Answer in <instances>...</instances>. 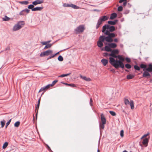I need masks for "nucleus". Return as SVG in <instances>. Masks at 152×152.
Returning <instances> with one entry per match:
<instances>
[{
	"mask_svg": "<svg viewBox=\"0 0 152 152\" xmlns=\"http://www.w3.org/2000/svg\"><path fill=\"white\" fill-rule=\"evenodd\" d=\"M58 59L59 61H61L63 60V58L60 55L58 56Z\"/></svg>",
	"mask_w": 152,
	"mask_h": 152,
	"instance_id": "a19ab883",
	"label": "nucleus"
},
{
	"mask_svg": "<svg viewBox=\"0 0 152 152\" xmlns=\"http://www.w3.org/2000/svg\"><path fill=\"white\" fill-rule=\"evenodd\" d=\"M17 24L20 26L21 28L25 24L24 22L23 21H20L17 23Z\"/></svg>",
	"mask_w": 152,
	"mask_h": 152,
	"instance_id": "393cba45",
	"label": "nucleus"
},
{
	"mask_svg": "<svg viewBox=\"0 0 152 152\" xmlns=\"http://www.w3.org/2000/svg\"><path fill=\"white\" fill-rule=\"evenodd\" d=\"M105 40L108 42L107 39V36L105 37L104 35H102L99 37L98 41L103 42Z\"/></svg>",
	"mask_w": 152,
	"mask_h": 152,
	"instance_id": "6e6552de",
	"label": "nucleus"
},
{
	"mask_svg": "<svg viewBox=\"0 0 152 152\" xmlns=\"http://www.w3.org/2000/svg\"><path fill=\"white\" fill-rule=\"evenodd\" d=\"M11 121V119H10L6 124L5 128H6L7 126L9 125Z\"/></svg>",
	"mask_w": 152,
	"mask_h": 152,
	"instance_id": "de8ad7c7",
	"label": "nucleus"
},
{
	"mask_svg": "<svg viewBox=\"0 0 152 152\" xmlns=\"http://www.w3.org/2000/svg\"><path fill=\"white\" fill-rule=\"evenodd\" d=\"M140 68L141 69H142L143 71H144V70H146V69L147 68V65L144 64H140Z\"/></svg>",
	"mask_w": 152,
	"mask_h": 152,
	"instance_id": "f3484780",
	"label": "nucleus"
},
{
	"mask_svg": "<svg viewBox=\"0 0 152 152\" xmlns=\"http://www.w3.org/2000/svg\"><path fill=\"white\" fill-rule=\"evenodd\" d=\"M129 105H130L132 109H134V102L133 100H132L130 101L129 102Z\"/></svg>",
	"mask_w": 152,
	"mask_h": 152,
	"instance_id": "c85d7f7f",
	"label": "nucleus"
},
{
	"mask_svg": "<svg viewBox=\"0 0 152 152\" xmlns=\"http://www.w3.org/2000/svg\"><path fill=\"white\" fill-rule=\"evenodd\" d=\"M54 57V56H53H53H50L49 57H48V58H47V60H48L52 58H53Z\"/></svg>",
	"mask_w": 152,
	"mask_h": 152,
	"instance_id": "e2e57ef3",
	"label": "nucleus"
},
{
	"mask_svg": "<svg viewBox=\"0 0 152 152\" xmlns=\"http://www.w3.org/2000/svg\"><path fill=\"white\" fill-rule=\"evenodd\" d=\"M129 10H126L124 12V14H127L129 12Z\"/></svg>",
	"mask_w": 152,
	"mask_h": 152,
	"instance_id": "69168bd1",
	"label": "nucleus"
},
{
	"mask_svg": "<svg viewBox=\"0 0 152 152\" xmlns=\"http://www.w3.org/2000/svg\"><path fill=\"white\" fill-rule=\"evenodd\" d=\"M101 61L104 66H106L108 63V60L105 59H102Z\"/></svg>",
	"mask_w": 152,
	"mask_h": 152,
	"instance_id": "6ab92c4d",
	"label": "nucleus"
},
{
	"mask_svg": "<svg viewBox=\"0 0 152 152\" xmlns=\"http://www.w3.org/2000/svg\"><path fill=\"white\" fill-rule=\"evenodd\" d=\"M111 53L109 54V56L113 55L118 54L119 53V51L118 49H114L110 51Z\"/></svg>",
	"mask_w": 152,
	"mask_h": 152,
	"instance_id": "1a4fd4ad",
	"label": "nucleus"
},
{
	"mask_svg": "<svg viewBox=\"0 0 152 152\" xmlns=\"http://www.w3.org/2000/svg\"><path fill=\"white\" fill-rule=\"evenodd\" d=\"M93 100L92 98H91L90 100L89 104L91 106H93Z\"/></svg>",
	"mask_w": 152,
	"mask_h": 152,
	"instance_id": "603ef678",
	"label": "nucleus"
},
{
	"mask_svg": "<svg viewBox=\"0 0 152 152\" xmlns=\"http://www.w3.org/2000/svg\"><path fill=\"white\" fill-rule=\"evenodd\" d=\"M109 54H109L107 53H104V56H109Z\"/></svg>",
	"mask_w": 152,
	"mask_h": 152,
	"instance_id": "4d7b16f0",
	"label": "nucleus"
},
{
	"mask_svg": "<svg viewBox=\"0 0 152 152\" xmlns=\"http://www.w3.org/2000/svg\"><path fill=\"white\" fill-rule=\"evenodd\" d=\"M149 134V132L147 134L144 135L143 136V137H147L148 135Z\"/></svg>",
	"mask_w": 152,
	"mask_h": 152,
	"instance_id": "0e129e2a",
	"label": "nucleus"
},
{
	"mask_svg": "<svg viewBox=\"0 0 152 152\" xmlns=\"http://www.w3.org/2000/svg\"><path fill=\"white\" fill-rule=\"evenodd\" d=\"M39 104H39V105H38V104H37V106L36 107V110L37 109L38 110L39 106Z\"/></svg>",
	"mask_w": 152,
	"mask_h": 152,
	"instance_id": "338daca9",
	"label": "nucleus"
},
{
	"mask_svg": "<svg viewBox=\"0 0 152 152\" xmlns=\"http://www.w3.org/2000/svg\"><path fill=\"white\" fill-rule=\"evenodd\" d=\"M8 145V143L7 142H5L3 146H2V148L3 149L5 148Z\"/></svg>",
	"mask_w": 152,
	"mask_h": 152,
	"instance_id": "ea45409f",
	"label": "nucleus"
},
{
	"mask_svg": "<svg viewBox=\"0 0 152 152\" xmlns=\"http://www.w3.org/2000/svg\"><path fill=\"white\" fill-rule=\"evenodd\" d=\"M101 119L102 123L106 124V119L103 113L101 114Z\"/></svg>",
	"mask_w": 152,
	"mask_h": 152,
	"instance_id": "ddd939ff",
	"label": "nucleus"
},
{
	"mask_svg": "<svg viewBox=\"0 0 152 152\" xmlns=\"http://www.w3.org/2000/svg\"><path fill=\"white\" fill-rule=\"evenodd\" d=\"M85 29L83 25H80L75 29V32L76 34H79L83 32Z\"/></svg>",
	"mask_w": 152,
	"mask_h": 152,
	"instance_id": "423d86ee",
	"label": "nucleus"
},
{
	"mask_svg": "<svg viewBox=\"0 0 152 152\" xmlns=\"http://www.w3.org/2000/svg\"><path fill=\"white\" fill-rule=\"evenodd\" d=\"M70 4L67 3H64L63 4V6L64 7H70Z\"/></svg>",
	"mask_w": 152,
	"mask_h": 152,
	"instance_id": "a18cd8bd",
	"label": "nucleus"
},
{
	"mask_svg": "<svg viewBox=\"0 0 152 152\" xmlns=\"http://www.w3.org/2000/svg\"><path fill=\"white\" fill-rule=\"evenodd\" d=\"M102 22L99 19L98 20L96 26V28L97 29L100 26L102 23Z\"/></svg>",
	"mask_w": 152,
	"mask_h": 152,
	"instance_id": "aec40b11",
	"label": "nucleus"
},
{
	"mask_svg": "<svg viewBox=\"0 0 152 152\" xmlns=\"http://www.w3.org/2000/svg\"><path fill=\"white\" fill-rule=\"evenodd\" d=\"M47 90H46V89H45V87L44 86L43 87H42L40 89V90L39 91V92L41 91H44V92L45 91H46ZM44 92H43V93H42V95L44 93Z\"/></svg>",
	"mask_w": 152,
	"mask_h": 152,
	"instance_id": "c9c22d12",
	"label": "nucleus"
},
{
	"mask_svg": "<svg viewBox=\"0 0 152 152\" xmlns=\"http://www.w3.org/2000/svg\"><path fill=\"white\" fill-rule=\"evenodd\" d=\"M66 86H69L70 87H76V86L73 83L72 84H68L66 83H63Z\"/></svg>",
	"mask_w": 152,
	"mask_h": 152,
	"instance_id": "cd10ccee",
	"label": "nucleus"
},
{
	"mask_svg": "<svg viewBox=\"0 0 152 152\" xmlns=\"http://www.w3.org/2000/svg\"><path fill=\"white\" fill-rule=\"evenodd\" d=\"M10 18L7 16L5 15L4 18H3V20L5 21H8L10 20Z\"/></svg>",
	"mask_w": 152,
	"mask_h": 152,
	"instance_id": "7c9ffc66",
	"label": "nucleus"
},
{
	"mask_svg": "<svg viewBox=\"0 0 152 152\" xmlns=\"http://www.w3.org/2000/svg\"><path fill=\"white\" fill-rule=\"evenodd\" d=\"M20 124V122L19 121H17L15 122L14 125L15 127H18Z\"/></svg>",
	"mask_w": 152,
	"mask_h": 152,
	"instance_id": "e433bc0d",
	"label": "nucleus"
},
{
	"mask_svg": "<svg viewBox=\"0 0 152 152\" xmlns=\"http://www.w3.org/2000/svg\"><path fill=\"white\" fill-rule=\"evenodd\" d=\"M127 1H125L123 3V5L124 6H125L126 4H127Z\"/></svg>",
	"mask_w": 152,
	"mask_h": 152,
	"instance_id": "774afa93",
	"label": "nucleus"
},
{
	"mask_svg": "<svg viewBox=\"0 0 152 152\" xmlns=\"http://www.w3.org/2000/svg\"><path fill=\"white\" fill-rule=\"evenodd\" d=\"M118 22V20H114L113 21H108V23L109 25H114L116 24Z\"/></svg>",
	"mask_w": 152,
	"mask_h": 152,
	"instance_id": "4468645a",
	"label": "nucleus"
},
{
	"mask_svg": "<svg viewBox=\"0 0 152 152\" xmlns=\"http://www.w3.org/2000/svg\"><path fill=\"white\" fill-rule=\"evenodd\" d=\"M134 68L135 70L139 71L140 70V66H139L137 65H134Z\"/></svg>",
	"mask_w": 152,
	"mask_h": 152,
	"instance_id": "473e14b6",
	"label": "nucleus"
},
{
	"mask_svg": "<svg viewBox=\"0 0 152 152\" xmlns=\"http://www.w3.org/2000/svg\"><path fill=\"white\" fill-rule=\"evenodd\" d=\"M118 60H117L116 61L114 67L116 69H118L119 67L124 69V65L123 62L124 61L125 59L121 55H118Z\"/></svg>",
	"mask_w": 152,
	"mask_h": 152,
	"instance_id": "f257e3e1",
	"label": "nucleus"
},
{
	"mask_svg": "<svg viewBox=\"0 0 152 152\" xmlns=\"http://www.w3.org/2000/svg\"><path fill=\"white\" fill-rule=\"evenodd\" d=\"M105 35H107V39L108 42H111L113 41L112 38L115 37V34L114 33L110 32L108 31H107L104 32H103Z\"/></svg>",
	"mask_w": 152,
	"mask_h": 152,
	"instance_id": "20e7f679",
	"label": "nucleus"
},
{
	"mask_svg": "<svg viewBox=\"0 0 152 152\" xmlns=\"http://www.w3.org/2000/svg\"><path fill=\"white\" fill-rule=\"evenodd\" d=\"M24 11H23V10L20 11L19 13V15H24V14L23 13Z\"/></svg>",
	"mask_w": 152,
	"mask_h": 152,
	"instance_id": "6e6d98bb",
	"label": "nucleus"
},
{
	"mask_svg": "<svg viewBox=\"0 0 152 152\" xmlns=\"http://www.w3.org/2000/svg\"><path fill=\"white\" fill-rule=\"evenodd\" d=\"M110 57L109 58V62L110 64L114 67L115 66V64L116 63V61L117 59L116 60L115 58H118V55H117L116 54L110 56Z\"/></svg>",
	"mask_w": 152,
	"mask_h": 152,
	"instance_id": "39448f33",
	"label": "nucleus"
},
{
	"mask_svg": "<svg viewBox=\"0 0 152 152\" xmlns=\"http://www.w3.org/2000/svg\"><path fill=\"white\" fill-rule=\"evenodd\" d=\"M58 80H54L52 83V85L54 86L58 82Z\"/></svg>",
	"mask_w": 152,
	"mask_h": 152,
	"instance_id": "864d4df0",
	"label": "nucleus"
},
{
	"mask_svg": "<svg viewBox=\"0 0 152 152\" xmlns=\"http://www.w3.org/2000/svg\"><path fill=\"white\" fill-rule=\"evenodd\" d=\"M10 50V47L9 46H7V48H5V51H6L7 50Z\"/></svg>",
	"mask_w": 152,
	"mask_h": 152,
	"instance_id": "052dcab7",
	"label": "nucleus"
},
{
	"mask_svg": "<svg viewBox=\"0 0 152 152\" xmlns=\"http://www.w3.org/2000/svg\"><path fill=\"white\" fill-rule=\"evenodd\" d=\"M117 14L115 12H113L112 13L110 17V19L111 20H113L117 17Z\"/></svg>",
	"mask_w": 152,
	"mask_h": 152,
	"instance_id": "dca6fc26",
	"label": "nucleus"
},
{
	"mask_svg": "<svg viewBox=\"0 0 152 152\" xmlns=\"http://www.w3.org/2000/svg\"><path fill=\"white\" fill-rule=\"evenodd\" d=\"M102 50H105L107 52H110L112 50V49L109 45V44L108 45H106L104 47V48H103L102 49Z\"/></svg>",
	"mask_w": 152,
	"mask_h": 152,
	"instance_id": "9d476101",
	"label": "nucleus"
},
{
	"mask_svg": "<svg viewBox=\"0 0 152 152\" xmlns=\"http://www.w3.org/2000/svg\"><path fill=\"white\" fill-rule=\"evenodd\" d=\"M69 48H68L66 49H64L62 50H61V51H60L59 52H58L57 53H56V54H54L53 55V56H54V57L56 56V55H57V54H59V52H61V51H63V50H67V49H69Z\"/></svg>",
	"mask_w": 152,
	"mask_h": 152,
	"instance_id": "09e8293b",
	"label": "nucleus"
},
{
	"mask_svg": "<svg viewBox=\"0 0 152 152\" xmlns=\"http://www.w3.org/2000/svg\"><path fill=\"white\" fill-rule=\"evenodd\" d=\"M23 11H24V12H26L27 13H28L30 12V10H29L27 8H26L23 10Z\"/></svg>",
	"mask_w": 152,
	"mask_h": 152,
	"instance_id": "8fccbe9b",
	"label": "nucleus"
},
{
	"mask_svg": "<svg viewBox=\"0 0 152 152\" xmlns=\"http://www.w3.org/2000/svg\"><path fill=\"white\" fill-rule=\"evenodd\" d=\"M148 139L146 138L143 140L142 141V143L143 145H146V146L148 144Z\"/></svg>",
	"mask_w": 152,
	"mask_h": 152,
	"instance_id": "a211bd4d",
	"label": "nucleus"
},
{
	"mask_svg": "<svg viewBox=\"0 0 152 152\" xmlns=\"http://www.w3.org/2000/svg\"><path fill=\"white\" fill-rule=\"evenodd\" d=\"M123 10V7L122 6H120L118 8V10L119 12H121Z\"/></svg>",
	"mask_w": 152,
	"mask_h": 152,
	"instance_id": "49530a36",
	"label": "nucleus"
},
{
	"mask_svg": "<svg viewBox=\"0 0 152 152\" xmlns=\"http://www.w3.org/2000/svg\"><path fill=\"white\" fill-rule=\"evenodd\" d=\"M19 3L22 4L27 5L28 3V2L27 1H23L19 2Z\"/></svg>",
	"mask_w": 152,
	"mask_h": 152,
	"instance_id": "f704fd0d",
	"label": "nucleus"
},
{
	"mask_svg": "<svg viewBox=\"0 0 152 152\" xmlns=\"http://www.w3.org/2000/svg\"><path fill=\"white\" fill-rule=\"evenodd\" d=\"M97 46L100 48H102L104 45L103 42L99 41L97 42Z\"/></svg>",
	"mask_w": 152,
	"mask_h": 152,
	"instance_id": "412c9836",
	"label": "nucleus"
},
{
	"mask_svg": "<svg viewBox=\"0 0 152 152\" xmlns=\"http://www.w3.org/2000/svg\"><path fill=\"white\" fill-rule=\"evenodd\" d=\"M79 8L80 7H78L76 5L74 4L73 8L75 9H79Z\"/></svg>",
	"mask_w": 152,
	"mask_h": 152,
	"instance_id": "5fc2aeb1",
	"label": "nucleus"
},
{
	"mask_svg": "<svg viewBox=\"0 0 152 152\" xmlns=\"http://www.w3.org/2000/svg\"><path fill=\"white\" fill-rule=\"evenodd\" d=\"M43 9V7H36L34 8L33 10V11H41Z\"/></svg>",
	"mask_w": 152,
	"mask_h": 152,
	"instance_id": "4be33fe9",
	"label": "nucleus"
},
{
	"mask_svg": "<svg viewBox=\"0 0 152 152\" xmlns=\"http://www.w3.org/2000/svg\"><path fill=\"white\" fill-rule=\"evenodd\" d=\"M108 19V17L105 15L101 16L99 18L102 22L105 21L107 20Z\"/></svg>",
	"mask_w": 152,
	"mask_h": 152,
	"instance_id": "2eb2a0df",
	"label": "nucleus"
},
{
	"mask_svg": "<svg viewBox=\"0 0 152 152\" xmlns=\"http://www.w3.org/2000/svg\"><path fill=\"white\" fill-rule=\"evenodd\" d=\"M120 136L121 137H122L124 136V130H122L120 131Z\"/></svg>",
	"mask_w": 152,
	"mask_h": 152,
	"instance_id": "3c124183",
	"label": "nucleus"
},
{
	"mask_svg": "<svg viewBox=\"0 0 152 152\" xmlns=\"http://www.w3.org/2000/svg\"><path fill=\"white\" fill-rule=\"evenodd\" d=\"M5 121L4 120L3 121H1V127L3 128L5 125Z\"/></svg>",
	"mask_w": 152,
	"mask_h": 152,
	"instance_id": "79ce46f5",
	"label": "nucleus"
},
{
	"mask_svg": "<svg viewBox=\"0 0 152 152\" xmlns=\"http://www.w3.org/2000/svg\"><path fill=\"white\" fill-rule=\"evenodd\" d=\"M47 147L48 148V151H49L50 152H53L51 150L50 147L48 145H47Z\"/></svg>",
	"mask_w": 152,
	"mask_h": 152,
	"instance_id": "13d9d810",
	"label": "nucleus"
},
{
	"mask_svg": "<svg viewBox=\"0 0 152 152\" xmlns=\"http://www.w3.org/2000/svg\"><path fill=\"white\" fill-rule=\"evenodd\" d=\"M109 113L112 116H115L116 115V113L114 111H110Z\"/></svg>",
	"mask_w": 152,
	"mask_h": 152,
	"instance_id": "37998d69",
	"label": "nucleus"
},
{
	"mask_svg": "<svg viewBox=\"0 0 152 152\" xmlns=\"http://www.w3.org/2000/svg\"><path fill=\"white\" fill-rule=\"evenodd\" d=\"M21 28L20 26L17 23L15 24L13 28V30L15 31L18 30Z\"/></svg>",
	"mask_w": 152,
	"mask_h": 152,
	"instance_id": "f8f14e48",
	"label": "nucleus"
},
{
	"mask_svg": "<svg viewBox=\"0 0 152 152\" xmlns=\"http://www.w3.org/2000/svg\"><path fill=\"white\" fill-rule=\"evenodd\" d=\"M44 2L43 0H36L35 1L32 2V4L36 6L38 4H42Z\"/></svg>",
	"mask_w": 152,
	"mask_h": 152,
	"instance_id": "9b49d317",
	"label": "nucleus"
},
{
	"mask_svg": "<svg viewBox=\"0 0 152 152\" xmlns=\"http://www.w3.org/2000/svg\"><path fill=\"white\" fill-rule=\"evenodd\" d=\"M80 77L81 78L83 79V80L89 81H90L91 79L89 78H87L86 76H83L82 75H80Z\"/></svg>",
	"mask_w": 152,
	"mask_h": 152,
	"instance_id": "b1692460",
	"label": "nucleus"
},
{
	"mask_svg": "<svg viewBox=\"0 0 152 152\" xmlns=\"http://www.w3.org/2000/svg\"><path fill=\"white\" fill-rule=\"evenodd\" d=\"M54 42L52 44H47L44 48V49H46L47 48H50L52 45H53Z\"/></svg>",
	"mask_w": 152,
	"mask_h": 152,
	"instance_id": "5701e85b",
	"label": "nucleus"
},
{
	"mask_svg": "<svg viewBox=\"0 0 152 152\" xmlns=\"http://www.w3.org/2000/svg\"><path fill=\"white\" fill-rule=\"evenodd\" d=\"M148 67L146 69V70H144L142 75V77H150L151 75L149 72H152V63H151L148 64Z\"/></svg>",
	"mask_w": 152,
	"mask_h": 152,
	"instance_id": "f03ea898",
	"label": "nucleus"
},
{
	"mask_svg": "<svg viewBox=\"0 0 152 152\" xmlns=\"http://www.w3.org/2000/svg\"><path fill=\"white\" fill-rule=\"evenodd\" d=\"M42 44L43 45H46L47 44L46 41L43 42H42Z\"/></svg>",
	"mask_w": 152,
	"mask_h": 152,
	"instance_id": "680f3d73",
	"label": "nucleus"
},
{
	"mask_svg": "<svg viewBox=\"0 0 152 152\" xmlns=\"http://www.w3.org/2000/svg\"><path fill=\"white\" fill-rule=\"evenodd\" d=\"M109 45L111 48H115L117 47V45L115 43H109Z\"/></svg>",
	"mask_w": 152,
	"mask_h": 152,
	"instance_id": "a878e982",
	"label": "nucleus"
},
{
	"mask_svg": "<svg viewBox=\"0 0 152 152\" xmlns=\"http://www.w3.org/2000/svg\"><path fill=\"white\" fill-rule=\"evenodd\" d=\"M125 59L126 62L128 63H130L131 62V60L130 58H129L128 57H126L125 58Z\"/></svg>",
	"mask_w": 152,
	"mask_h": 152,
	"instance_id": "c03bdc74",
	"label": "nucleus"
},
{
	"mask_svg": "<svg viewBox=\"0 0 152 152\" xmlns=\"http://www.w3.org/2000/svg\"><path fill=\"white\" fill-rule=\"evenodd\" d=\"M129 101L128 99H126L124 100V103L126 105H129Z\"/></svg>",
	"mask_w": 152,
	"mask_h": 152,
	"instance_id": "58836bf2",
	"label": "nucleus"
},
{
	"mask_svg": "<svg viewBox=\"0 0 152 152\" xmlns=\"http://www.w3.org/2000/svg\"><path fill=\"white\" fill-rule=\"evenodd\" d=\"M134 77V75H132L131 74H129V75H128L126 76V79L128 80H130L133 78Z\"/></svg>",
	"mask_w": 152,
	"mask_h": 152,
	"instance_id": "bb28decb",
	"label": "nucleus"
},
{
	"mask_svg": "<svg viewBox=\"0 0 152 152\" xmlns=\"http://www.w3.org/2000/svg\"><path fill=\"white\" fill-rule=\"evenodd\" d=\"M127 0H120L119 1V3H121L123 2H124L125 1H126Z\"/></svg>",
	"mask_w": 152,
	"mask_h": 152,
	"instance_id": "bf43d9fd",
	"label": "nucleus"
},
{
	"mask_svg": "<svg viewBox=\"0 0 152 152\" xmlns=\"http://www.w3.org/2000/svg\"><path fill=\"white\" fill-rule=\"evenodd\" d=\"M34 5L33 4H30L28 6V8L29 9H31L32 11H33V9L34 8Z\"/></svg>",
	"mask_w": 152,
	"mask_h": 152,
	"instance_id": "2f4dec72",
	"label": "nucleus"
},
{
	"mask_svg": "<svg viewBox=\"0 0 152 152\" xmlns=\"http://www.w3.org/2000/svg\"><path fill=\"white\" fill-rule=\"evenodd\" d=\"M71 74V73L66 74H63L59 76H58L59 77H66L70 75Z\"/></svg>",
	"mask_w": 152,
	"mask_h": 152,
	"instance_id": "4c0bfd02",
	"label": "nucleus"
},
{
	"mask_svg": "<svg viewBox=\"0 0 152 152\" xmlns=\"http://www.w3.org/2000/svg\"><path fill=\"white\" fill-rule=\"evenodd\" d=\"M115 30V28L113 26H110L109 24H105L102 27V31L104 32L107 31H108L110 32L114 31Z\"/></svg>",
	"mask_w": 152,
	"mask_h": 152,
	"instance_id": "7ed1b4c3",
	"label": "nucleus"
},
{
	"mask_svg": "<svg viewBox=\"0 0 152 152\" xmlns=\"http://www.w3.org/2000/svg\"><path fill=\"white\" fill-rule=\"evenodd\" d=\"M125 67L127 69H130L131 68L132 66L130 64L127 63L125 64Z\"/></svg>",
	"mask_w": 152,
	"mask_h": 152,
	"instance_id": "72a5a7b5",
	"label": "nucleus"
},
{
	"mask_svg": "<svg viewBox=\"0 0 152 152\" xmlns=\"http://www.w3.org/2000/svg\"><path fill=\"white\" fill-rule=\"evenodd\" d=\"M106 124L102 123L100 124H99V129L101 130V129H104V124Z\"/></svg>",
	"mask_w": 152,
	"mask_h": 152,
	"instance_id": "c756f323",
	"label": "nucleus"
},
{
	"mask_svg": "<svg viewBox=\"0 0 152 152\" xmlns=\"http://www.w3.org/2000/svg\"><path fill=\"white\" fill-rule=\"evenodd\" d=\"M53 52L52 50H48L41 53L40 55V56L42 57L45 56H48L52 54Z\"/></svg>",
	"mask_w": 152,
	"mask_h": 152,
	"instance_id": "0eeeda50",
	"label": "nucleus"
}]
</instances>
